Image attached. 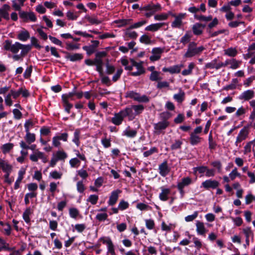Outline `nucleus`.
I'll list each match as a JSON object with an SVG mask.
<instances>
[{
	"label": "nucleus",
	"instance_id": "obj_14",
	"mask_svg": "<svg viewBox=\"0 0 255 255\" xmlns=\"http://www.w3.org/2000/svg\"><path fill=\"white\" fill-rule=\"evenodd\" d=\"M242 232L246 237V242L247 246L250 245V238H251L252 241H254V233L250 227H246L242 230Z\"/></svg>",
	"mask_w": 255,
	"mask_h": 255
},
{
	"label": "nucleus",
	"instance_id": "obj_64",
	"mask_svg": "<svg viewBox=\"0 0 255 255\" xmlns=\"http://www.w3.org/2000/svg\"><path fill=\"white\" fill-rule=\"evenodd\" d=\"M100 76L101 77V82L103 84H105L108 86L111 85V81L108 76H104L103 74L102 75H100Z\"/></svg>",
	"mask_w": 255,
	"mask_h": 255
},
{
	"label": "nucleus",
	"instance_id": "obj_24",
	"mask_svg": "<svg viewBox=\"0 0 255 255\" xmlns=\"http://www.w3.org/2000/svg\"><path fill=\"white\" fill-rule=\"evenodd\" d=\"M24 142L27 144H31L33 143L36 140V135L34 133L29 132H26V134L24 137Z\"/></svg>",
	"mask_w": 255,
	"mask_h": 255
},
{
	"label": "nucleus",
	"instance_id": "obj_46",
	"mask_svg": "<svg viewBox=\"0 0 255 255\" xmlns=\"http://www.w3.org/2000/svg\"><path fill=\"white\" fill-rule=\"evenodd\" d=\"M225 54L231 56L235 57L237 54V50L235 48L231 47L224 50Z\"/></svg>",
	"mask_w": 255,
	"mask_h": 255
},
{
	"label": "nucleus",
	"instance_id": "obj_17",
	"mask_svg": "<svg viewBox=\"0 0 255 255\" xmlns=\"http://www.w3.org/2000/svg\"><path fill=\"white\" fill-rule=\"evenodd\" d=\"M241 63V61H237L235 59H232L226 60L225 62H223V67L230 65V68L232 69H236L239 67Z\"/></svg>",
	"mask_w": 255,
	"mask_h": 255
},
{
	"label": "nucleus",
	"instance_id": "obj_38",
	"mask_svg": "<svg viewBox=\"0 0 255 255\" xmlns=\"http://www.w3.org/2000/svg\"><path fill=\"white\" fill-rule=\"evenodd\" d=\"M14 144L12 143H7L4 144L1 147V149L3 154H6L10 152V151L13 148Z\"/></svg>",
	"mask_w": 255,
	"mask_h": 255
},
{
	"label": "nucleus",
	"instance_id": "obj_21",
	"mask_svg": "<svg viewBox=\"0 0 255 255\" xmlns=\"http://www.w3.org/2000/svg\"><path fill=\"white\" fill-rule=\"evenodd\" d=\"M159 170L160 174L163 177H165L169 173L170 169L166 161L163 162L159 165Z\"/></svg>",
	"mask_w": 255,
	"mask_h": 255
},
{
	"label": "nucleus",
	"instance_id": "obj_53",
	"mask_svg": "<svg viewBox=\"0 0 255 255\" xmlns=\"http://www.w3.org/2000/svg\"><path fill=\"white\" fill-rule=\"evenodd\" d=\"M140 42L145 44H149L151 43V38L147 35H142L139 39Z\"/></svg>",
	"mask_w": 255,
	"mask_h": 255
},
{
	"label": "nucleus",
	"instance_id": "obj_48",
	"mask_svg": "<svg viewBox=\"0 0 255 255\" xmlns=\"http://www.w3.org/2000/svg\"><path fill=\"white\" fill-rule=\"evenodd\" d=\"M20 49L21 51L20 53L21 54L22 56H25L27 53L31 50V46L30 45H24L21 44Z\"/></svg>",
	"mask_w": 255,
	"mask_h": 255
},
{
	"label": "nucleus",
	"instance_id": "obj_55",
	"mask_svg": "<svg viewBox=\"0 0 255 255\" xmlns=\"http://www.w3.org/2000/svg\"><path fill=\"white\" fill-rule=\"evenodd\" d=\"M2 250L9 251L10 249L9 248L8 244L6 243L3 239L0 238V252Z\"/></svg>",
	"mask_w": 255,
	"mask_h": 255
},
{
	"label": "nucleus",
	"instance_id": "obj_10",
	"mask_svg": "<svg viewBox=\"0 0 255 255\" xmlns=\"http://www.w3.org/2000/svg\"><path fill=\"white\" fill-rule=\"evenodd\" d=\"M19 16L24 21L30 20L35 22L37 20V18L33 12L20 11L19 13Z\"/></svg>",
	"mask_w": 255,
	"mask_h": 255
},
{
	"label": "nucleus",
	"instance_id": "obj_59",
	"mask_svg": "<svg viewBox=\"0 0 255 255\" xmlns=\"http://www.w3.org/2000/svg\"><path fill=\"white\" fill-rule=\"evenodd\" d=\"M168 15L166 13H161L160 14H156L154 16V18L155 20H164L167 19Z\"/></svg>",
	"mask_w": 255,
	"mask_h": 255
},
{
	"label": "nucleus",
	"instance_id": "obj_6",
	"mask_svg": "<svg viewBox=\"0 0 255 255\" xmlns=\"http://www.w3.org/2000/svg\"><path fill=\"white\" fill-rule=\"evenodd\" d=\"M249 130L247 128L244 127L239 132L237 136L235 144L239 148L241 147V142L245 140L248 137Z\"/></svg>",
	"mask_w": 255,
	"mask_h": 255
},
{
	"label": "nucleus",
	"instance_id": "obj_49",
	"mask_svg": "<svg viewBox=\"0 0 255 255\" xmlns=\"http://www.w3.org/2000/svg\"><path fill=\"white\" fill-rule=\"evenodd\" d=\"M161 79V77L160 76V73L157 71L151 72L149 77V79L152 81L160 80Z\"/></svg>",
	"mask_w": 255,
	"mask_h": 255
},
{
	"label": "nucleus",
	"instance_id": "obj_42",
	"mask_svg": "<svg viewBox=\"0 0 255 255\" xmlns=\"http://www.w3.org/2000/svg\"><path fill=\"white\" fill-rule=\"evenodd\" d=\"M32 212L30 208H26V209L23 212L22 217L23 220L25 221L26 223H29L30 220L29 216L32 214Z\"/></svg>",
	"mask_w": 255,
	"mask_h": 255
},
{
	"label": "nucleus",
	"instance_id": "obj_54",
	"mask_svg": "<svg viewBox=\"0 0 255 255\" xmlns=\"http://www.w3.org/2000/svg\"><path fill=\"white\" fill-rule=\"evenodd\" d=\"M62 173L56 170L51 172L49 173V177L54 179H59L61 178Z\"/></svg>",
	"mask_w": 255,
	"mask_h": 255
},
{
	"label": "nucleus",
	"instance_id": "obj_62",
	"mask_svg": "<svg viewBox=\"0 0 255 255\" xmlns=\"http://www.w3.org/2000/svg\"><path fill=\"white\" fill-rule=\"evenodd\" d=\"M198 215V212L197 211H195L192 215L186 216L185 218V220L187 222H191L197 217Z\"/></svg>",
	"mask_w": 255,
	"mask_h": 255
},
{
	"label": "nucleus",
	"instance_id": "obj_1",
	"mask_svg": "<svg viewBox=\"0 0 255 255\" xmlns=\"http://www.w3.org/2000/svg\"><path fill=\"white\" fill-rule=\"evenodd\" d=\"M195 42H190L188 45L187 51L184 55L185 58H191L196 55H199L205 49L203 46H197Z\"/></svg>",
	"mask_w": 255,
	"mask_h": 255
},
{
	"label": "nucleus",
	"instance_id": "obj_32",
	"mask_svg": "<svg viewBox=\"0 0 255 255\" xmlns=\"http://www.w3.org/2000/svg\"><path fill=\"white\" fill-rule=\"evenodd\" d=\"M131 109V113L133 110L134 111V115H138L141 114L144 109V107L142 105H133L130 108H128Z\"/></svg>",
	"mask_w": 255,
	"mask_h": 255
},
{
	"label": "nucleus",
	"instance_id": "obj_30",
	"mask_svg": "<svg viewBox=\"0 0 255 255\" xmlns=\"http://www.w3.org/2000/svg\"><path fill=\"white\" fill-rule=\"evenodd\" d=\"M173 98L177 102L179 103H182L185 99L184 92L181 89H180L179 92L173 95Z\"/></svg>",
	"mask_w": 255,
	"mask_h": 255
},
{
	"label": "nucleus",
	"instance_id": "obj_26",
	"mask_svg": "<svg viewBox=\"0 0 255 255\" xmlns=\"http://www.w3.org/2000/svg\"><path fill=\"white\" fill-rule=\"evenodd\" d=\"M19 146L22 149H30L34 152L37 150L36 149V145L35 144H27L24 140H21L19 142Z\"/></svg>",
	"mask_w": 255,
	"mask_h": 255
},
{
	"label": "nucleus",
	"instance_id": "obj_5",
	"mask_svg": "<svg viewBox=\"0 0 255 255\" xmlns=\"http://www.w3.org/2000/svg\"><path fill=\"white\" fill-rule=\"evenodd\" d=\"M161 9L159 4L157 5H147L140 8L141 10H144L146 12L145 13L144 15L146 17H150L153 15L154 13L160 10Z\"/></svg>",
	"mask_w": 255,
	"mask_h": 255
},
{
	"label": "nucleus",
	"instance_id": "obj_2",
	"mask_svg": "<svg viewBox=\"0 0 255 255\" xmlns=\"http://www.w3.org/2000/svg\"><path fill=\"white\" fill-rule=\"evenodd\" d=\"M130 115H131V109L126 108L119 113H116L114 117L112 119V122L114 125L119 126L122 124L125 117Z\"/></svg>",
	"mask_w": 255,
	"mask_h": 255
},
{
	"label": "nucleus",
	"instance_id": "obj_51",
	"mask_svg": "<svg viewBox=\"0 0 255 255\" xmlns=\"http://www.w3.org/2000/svg\"><path fill=\"white\" fill-rule=\"evenodd\" d=\"M34 123L31 120H28L25 121L24 127L25 129L26 132H29L30 129L32 128L34 126Z\"/></svg>",
	"mask_w": 255,
	"mask_h": 255
},
{
	"label": "nucleus",
	"instance_id": "obj_36",
	"mask_svg": "<svg viewBox=\"0 0 255 255\" xmlns=\"http://www.w3.org/2000/svg\"><path fill=\"white\" fill-rule=\"evenodd\" d=\"M54 156L58 160H64L67 157V154L63 150H58Z\"/></svg>",
	"mask_w": 255,
	"mask_h": 255
},
{
	"label": "nucleus",
	"instance_id": "obj_35",
	"mask_svg": "<svg viewBox=\"0 0 255 255\" xmlns=\"http://www.w3.org/2000/svg\"><path fill=\"white\" fill-rule=\"evenodd\" d=\"M26 0H13L12 7L15 10L19 11Z\"/></svg>",
	"mask_w": 255,
	"mask_h": 255
},
{
	"label": "nucleus",
	"instance_id": "obj_33",
	"mask_svg": "<svg viewBox=\"0 0 255 255\" xmlns=\"http://www.w3.org/2000/svg\"><path fill=\"white\" fill-rule=\"evenodd\" d=\"M192 38L191 33L187 31L185 33V34L181 38L180 42L182 43L184 45H185L187 43H190V40Z\"/></svg>",
	"mask_w": 255,
	"mask_h": 255
},
{
	"label": "nucleus",
	"instance_id": "obj_12",
	"mask_svg": "<svg viewBox=\"0 0 255 255\" xmlns=\"http://www.w3.org/2000/svg\"><path fill=\"white\" fill-rule=\"evenodd\" d=\"M219 185L218 181L212 179L206 180L202 183V186L206 189H216Z\"/></svg>",
	"mask_w": 255,
	"mask_h": 255
},
{
	"label": "nucleus",
	"instance_id": "obj_44",
	"mask_svg": "<svg viewBox=\"0 0 255 255\" xmlns=\"http://www.w3.org/2000/svg\"><path fill=\"white\" fill-rule=\"evenodd\" d=\"M195 67V64L193 62L189 63L188 69H185L182 71V74L183 76H187L191 74L192 72V70Z\"/></svg>",
	"mask_w": 255,
	"mask_h": 255
},
{
	"label": "nucleus",
	"instance_id": "obj_22",
	"mask_svg": "<svg viewBox=\"0 0 255 255\" xmlns=\"http://www.w3.org/2000/svg\"><path fill=\"white\" fill-rule=\"evenodd\" d=\"M206 68L210 69H216L217 70L223 67V62H218V60L215 59L211 62L206 64Z\"/></svg>",
	"mask_w": 255,
	"mask_h": 255
},
{
	"label": "nucleus",
	"instance_id": "obj_37",
	"mask_svg": "<svg viewBox=\"0 0 255 255\" xmlns=\"http://www.w3.org/2000/svg\"><path fill=\"white\" fill-rule=\"evenodd\" d=\"M123 133L124 135L132 138L136 135L137 131L135 129H131L129 127H128L124 131Z\"/></svg>",
	"mask_w": 255,
	"mask_h": 255
},
{
	"label": "nucleus",
	"instance_id": "obj_47",
	"mask_svg": "<svg viewBox=\"0 0 255 255\" xmlns=\"http://www.w3.org/2000/svg\"><path fill=\"white\" fill-rule=\"evenodd\" d=\"M255 51V43L251 44L248 48V53L246 54L245 58H251L254 54Z\"/></svg>",
	"mask_w": 255,
	"mask_h": 255
},
{
	"label": "nucleus",
	"instance_id": "obj_52",
	"mask_svg": "<svg viewBox=\"0 0 255 255\" xmlns=\"http://www.w3.org/2000/svg\"><path fill=\"white\" fill-rule=\"evenodd\" d=\"M69 164L72 168H77L80 164V161L77 158H73L69 160Z\"/></svg>",
	"mask_w": 255,
	"mask_h": 255
},
{
	"label": "nucleus",
	"instance_id": "obj_28",
	"mask_svg": "<svg viewBox=\"0 0 255 255\" xmlns=\"http://www.w3.org/2000/svg\"><path fill=\"white\" fill-rule=\"evenodd\" d=\"M66 58L71 61L75 62L81 60L83 58V56L81 54L79 53L68 54L66 56Z\"/></svg>",
	"mask_w": 255,
	"mask_h": 255
},
{
	"label": "nucleus",
	"instance_id": "obj_60",
	"mask_svg": "<svg viewBox=\"0 0 255 255\" xmlns=\"http://www.w3.org/2000/svg\"><path fill=\"white\" fill-rule=\"evenodd\" d=\"M147 23V21L145 20H142L140 21L135 23L134 24L130 26L129 29L137 28H138Z\"/></svg>",
	"mask_w": 255,
	"mask_h": 255
},
{
	"label": "nucleus",
	"instance_id": "obj_57",
	"mask_svg": "<svg viewBox=\"0 0 255 255\" xmlns=\"http://www.w3.org/2000/svg\"><path fill=\"white\" fill-rule=\"evenodd\" d=\"M79 214V211L76 208H71L69 209V215L71 218L76 219Z\"/></svg>",
	"mask_w": 255,
	"mask_h": 255
},
{
	"label": "nucleus",
	"instance_id": "obj_11",
	"mask_svg": "<svg viewBox=\"0 0 255 255\" xmlns=\"http://www.w3.org/2000/svg\"><path fill=\"white\" fill-rule=\"evenodd\" d=\"M164 49L160 47L154 48L151 50L152 55L149 57L151 61H155L159 60L161 57V54L163 52Z\"/></svg>",
	"mask_w": 255,
	"mask_h": 255
},
{
	"label": "nucleus",
	"instance_id": "obj_39",
	"mask_svg": "<svg viewBox=\"0 0 255 255\" xmlns=\"http://www.w3.org/2000/svg\"><path fill=\"white\" fill-rule=\"evenodd\" d=\"M29 37V33L27 30L21 31L17 35L18 39L22 41H26Z\"/></svg>",
	"mask_w": 255,
	"mask_h": 255
},
{
	"label": "nucleus",
	"instance_id": "obj_9",
	"mask_svg": "<svg viewBox=\"0 0 255 255\" xmlns=\"http://www.w3.org/2000/svg\"><path fill=\"white\" fill-rule=\"evenodd\" d=\"M169 125V123L166 120H164L157 123L154 124V133L156 134H160L162 131L166 129Z\"/></svg>",
	"mask_w": 255,
	"mask_h": 255
},
{
	"label": "nucleus",
	"instance_id": "obj_27",
	"mask_svg": "<svg viewBox=\"0 0 255 255\" xmlns=\"http://www.w3.org/2000/svg\"><path fill=\"white\" fill-rule=\"evenodd\" d=\"M192 183V179L189 177L183 178L180 182L177 183V187H180L184 188Z\"/></svg>",
	"mask_w": 255,
	"mask_h": 255
},
{
	"label": "nucleus",
	"instance_id": "obj_29",
	"mask_svg": "<svg viewBox=\"0 0 255 255\" xmlns=\"http://www.w3.org/2000/svg\"><path fill=\"white\" fill-rule=\"evenodd\" d=\"M196 231L199 235H204L206 232L204 223L197 221L196 223Z\"/></svg>",
	"mask_w": 255,
	"mask_h": 255
},
{
	"label": "nucleus",
	"instance_id": "obj_58",
	"mask_svg": "<svg viewBox=\"0 0 255 255\" xmlns=\"http://www.w3.org/2000/svg\"><path fill=\"white\" fill-rule=\"evenodd\" d=\"M77 190L80 193H82L85 190V187L82 181H79L76 184Z\"/></svg>",
	"mask_w": 255,
	"mask_h": 255
},
{
	"label": "nucleus",
	"instance_id": "obj_15",
	"mask_svg": "<svg viewBox=\"0 0 255 255\" xmlns=\"http://www.w3.org/2000/svg\"><path fill=\"white\" fill-rule=\"evenodd\" d=\"M122 192L121 190L119 189L113 191L111 193V195L109 198V200L108 201V204L110 206H113L115 205L119 197V195Z\"/></svg>",
	"mask_w": 255,
	"mask_h": 255
},
{
	"label": "nucleus",
	"instance_id": "obj_34",
	"mask_svg": "<svg viewBox=\"0 0 255 255\" xmlns=\"http://www.w3.org/2000/svg\"><path fill=\"white\" fill-rule=\"evenodd\" d=\"M96 66V70L99 73L100 75H102L103 72V62L102 59H95V64Z\"/></svg>",
	"mask_w": 255,
	"mask_h": 255
},
{
	"label": "nucleus",
	"instance_id": "obj_23",
	"mask_svg": "<svg viewBox=\"0 0 255 255\" xmlns=\"http://www.w3.org/2000/svg\"><path fill=\"white\" fill-rule=\"evenodd\" d=\"M164 22L156 23L149 25L146 26L145 30L149 31H156L159 30L162 26L164 25Z\"/></svg>",
	"mask_w": 255,
	"mask_h": 255
},
{
	"label": "nucleus",
	"instance_id": "obj_45",
	"mask_svg": "<svg viewBox=\"0 0 255 255\" xmlns=\"http://www.w3.org/2000/svg\"><path fill=\"white\" fill-rule=\"evenodd\" d=\"M131 21V19H122L116 20L115 22L119 24L118 26L122 27L130 24Z\"/></svg>",
	"mask_w": 255,
	"mask_h": 255
},
{
	"label": "nucleus",
	"instance_id": "obj_16",
	"mask_svg": "<svg viewBox=\"0 0 255 255\" xmlns=\"http://www.w3.org/2000/svg\"><path fill=\"white\" fill-rule=\"evenodd\" d=\"M0 168L4 172H11L12 166L7 160L0 158Z\"/></svg>",
	"mask_w": 255,
	"mask_h": 255
},
{
	"label": "nucleus",
	"instance_id": "obj_43",
	"mask_svg": "<svg viewBox=\"0 0 255 255\" xmlns=\"http://www.w3.org/2000/svg\"><path fill=\"white\" fill-rule=\"evenodd\" d=\"M183 67V64L180 65H176L173 66L169 67L170 73L174 74V73H179L181 68Z\"/></svg>",
	"mask_w": 255,
	"mask_h": 255
},
{
	"label": "nucleus",
	"instance_id": "obj_40",
	"mask_svg": "<svg viewBox=\"0 0 255 255\" xmlns=\"http://www.w3.org/2000/svg\"><path fill=\"white\" fill-rule=\"evenodd\" d=\"M80 130L79 129H75L74 132V136L73 138V142H74L77 146L80 145Z\"/></svg>",
	"mask_w": 255,
	"mask_h": 255
},
{
	"label": "nucleus",
	"instance_id": "obj_41",
	"mask_svg": "<svg viewBox=\"0 0 255 255\" xmlns=\"http://www.w3.org/2000/svg\"><path fill=\"white\" fill-rule=\"evenodd\" d=\"M24 173H25L24 171H23V170L19 171L18 177L14 184V189H17L19 187V184L23 178V175L24 174Z\"/></svg>",
	"mask_w": 255,
	"mask_h": 255
},
{
	"label": "nucleus",
	"instance_id": "obj_63",
	"mask_svg": "<svg viewBox=\"0 0 255 255\" xmlns=\"http://www.w3.org/2000/svg\"><path fill=\"white\" fill-rule=\"evenodd\" d=\"M123 70L122 68H120L117 70L116 74L113 76L112 78V80L115 82L118 80V79L121 77V74H122Z\"/></svg>",
	"mask_w": 255,
	"mask_h": 255
},
{
	"label": "nucleus",
	"instance_id": "obj_50",
	"mask_svg": "<svg viewBox=\"0 0 255 255\" xmlns=\"http://www.w3.org/2000/svg\"><path fill=\"white\" fill-rule=\"evenodd\" d=\"M195 18L202 21L208 22L212 20V16L211 15H209L208 16H206L203 15H195Z\"/></svg>",
	"mask_w": 255,
	"mask_h": 255
},
{
	"label": "nucleus",
	"instance_id": "obj_3",
	"mask_svg": "<svg viewBox=\"0 0 255 255\" xmlns=\"http://www.w3.org/2000/svg\"><path fill=\"white\" fill-rule=\"evenodd\" d=\"M3 46L5 50L9 51L12 53L16 54L18 52L21 48V44L18 42L12 44L11 41L6 40L3 42Z\"/></svg>",
	"mask_w": 255,
	"mask_h": 255
},
{
	"label": "nucleus",
	"instance_id": "obj_31",
	"mask_svg": "<svg viewBox=\"0 0 255 255\" xmlns=\"http://www.w3.org/2000/svg\"><path fill=\"white\" fill-rule=\"evenodd\" d=\"M202 140V138L198 135L190 133V142L192 145H196L199 143Z\"/></svg>",
	"mask_w": 255,
	"mask_h": 255
},
{
	"label": "nucleus",
	"instance_id": "obj_4",
	"mask_svg": "<svg viewBox=\"0 0 255 255\" xmlns=\"http://www.w3.org/2000/svg\"><path fill=\"white\" fill-rule=\"evenodd\" d=\"M126 96L139 103H147L149 100L148 97L146 95L141 96L139 93L133 91L127 92Z\"/></svg>",
	"mask_w": 255,
	"mask_h": 255
},
{
	"label": "nucleus",
	"instance_id": "obj_20",
	"mask_svg": "<svg viewBox=\"0 0 255 255\" xmlns=\"http://www.w3.org/2000/svg\"><path fill=\"white\" fill-rule=\"evenodd\" d=\"M160 189L161 192L159 195V198L162 201H166L168 199V196L171 192L170 189L163 187H161Z\"/></svg>",
	"mask_w": 255,
	"mask_h": 255
},
{
	"label": "nucleus",
	"instance_id": "obj_18",
	"mask_svg": "<svg viewBox=\"0 0 255 255\" xmlns=\"http://www.w3.org/2000/svg\"><path fill=\"white\" fill-rule=\"evenodd\" d=\"M205 24L200 23H196L192 26V30L194 34L196 35H201L203 33V29L205 27Z\"/></svg>",
	"mask_w": 255,
	"mask_h": 255
},
{
	"label": "nucleus",
	"instance_id": "obj_19",
	"mask_svg": "<svg viewBox=\"0 0 255 255\" xmlns=\"http://www.w3.org/2000/svg\"><path fill=\"white\" fill-rule=\"evenodd\" d=\"M101 240L103 241L104 244H105L107 245L108 252L112 255H115V252L114 246L112 240L110 238H101Z\"/></svg>",
	"mask_w": 255,
	"mask_h": 255
},
{
	"label": "nucleus",
	"instance_id": "obj_7",
	"mask_svg": "<svg viewBox=\"0 0 255 255\" xmlns=\"http://www.w3.org/2000/svg\"><path fill=\"white\" fill-rule=\"evenodd\" d=\"M29 159L32 161L35 162H37L39 159H41L43 163L47 162V158L45 154L39 150H36L31 154L29 156Z\"/></svg>",
	"mask_w": 255,
	"mask_h": 255
},
{
	"label": "nucleus",
	"instance_id": "obj_56",
	"mask_svg": "<svg viewBox=\"0 0 255 255\" xmlns=\"http://www.w3.org/2000/svg\"><path fill=\"white\" fill-rule=\"evenodd\" d=\"M125 36L131 38L135 39L137 36V34L135 31H130L128 29L125 32Z\"/></svg>",
	"mask_w": 255,
	"mask_h": 255
},
{
	"label": "nucleus",
	"instance_id": "obj_61",
	"mask_svg": "<svg viewBox=\"0 0 255 255\" xmlns=\"http://www.w3.org/2000/svg\"><path fill=\"white\" fill-rule=\"evenodd\" d=\"M253 144V142L252 141L248 142L246 145L244 146V154H247L248 153L251 152L252 150V146Z\"/></svg>",
	"mask_w": 255,
	"mask_h": 255
},
{
	"label": "nucleus",
	"instance_id": "obj_8",
	"mask_svg": "<svg viewBox=\"0 0 255 255\" xmlns=\"http://www.w3.org/2000/svg\"><path fill=\"white\" fill-rule=\"evenodd\" d=\"M186 14L185 13H180L178 15L175 14L172 16L175 18L174 20L171 23V26L173 28H180L183 25L182 20L185 18Z\"/></svg>",
	"mask_w": 255,
	"mask_h": 255
},
{
	"label": "nucleus",
	"instance_id": "obj_25",
	"mask_svg": "<svg viewBox=\"0 0 255 255\" xmlns=\"http://www.w3.org/2000/svg\"><path fill=\"white\" fill-rule=\"evenodd\" d=\"M10 7L7 4H4L1 8H0V15L4 19L8 20L9 19L8 11L9 10Z\"/></svg>",
	"mask_w": 255,
	"mask_h": 255
},
{
	"label": "nucleus",
	"instance_id": "obj_13",
	"mask_svg": "<svg viewBox=\"0 0 255 255\" xmlns=\"http://www.w3.org/2000/svg\"><path fill=\"white\" fill-rule=\"evenodd\" d=\"M255 96V92L252 90H248L243 92L239 97L241 100L249 101Z\"/></svg>",
	"mask_w": 255,
	"mask_h": 255
}]
</instances>
